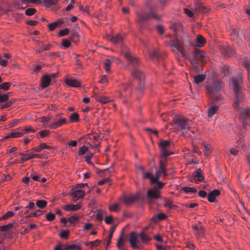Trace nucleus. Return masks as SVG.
I'll return each instance as SVG.
<instances>
[{
	"mask_svg": "<svg viewBox=\"0 0 250 250\" xmlns=\"http://www.w3.org/2000/svg\"><path fill=\"white\" fill-rule=\"evenodd\" d=\"M159 147L161 153L159 160V170L156 171L155 176L151 178V183L152 184H155L158 181L162 173L163 174L164 178L166 177L167 174L166 165L167 160V157L173 154V152L169 149L170 147V141H161L159 143Z\"/></svg>",
	"mask_w": 250,
	"mask_h": 250,
	"instance_id": "1",
	"label": "nucleus"
},
{
	"mask_svg": "<svg viewBox=\"0 0 250 250\" xmlns=\"http://www.w3.org/2000/svg\"><path fill=\"white\" fill-rule=\"evenodd\" d=\"M124 56L128 61V69L130 71L133 77L139 81V84L137 90L142 92L144 90L145 85L144 83V75L142 71L140 70V65L138 58L130 53H125Z\"/></svg>",
	"mask_w": 250,
	"mask_h": 250,
	"instance_id": "2",
	"label": "nucleus"
},
{
	"mask_svg": "<svg viewBox=\"0 0 250 250\" xmlns=\"http://www.w3.org/2000/svg\"><path fill=\"white\" fill-rule=\"evenodd\" d=\"M170 28L176 35V39L171 41L169 42L171 47L176 49L179 52L181 56L183 57L186 55L188 51L185 47L184 41L177 37L178 33L183 31L182 24L180 22H174L171 24Z\"/></svg>",
	"mask_w": 250,
	"mask_h": 250,
	"instance_id": "3",
	"label": "nucleus"
},
{
	"mask_svg": "<svg viewBox=\"0 0 250 250\" xmlns=\"http://www.w3.org/2000/svg\"><path fill=\"white\" fill-rule=\"evenodd\" d=\"M243 82V75L239 73L237 75L233 77L231 80V86L236 95V101L233 104V107L236 109H239L240 104L242 101L243 94L241 90V85Z\"/></svg>",
	"mask_w": 250,
	"mask_h": 250,
	"instance_id": "4",
	"label": "nucleus"
},
{
	"mask_svg": "<svg viewBox=\"0 0 250 250\" xmlns=\"http://www.w3.org/2000/svg\"><path fill=\"white\" fill-rule=\"evenodd\" d=\"M136 21L141 29L146 27V22L152 18L159 21L160 19V16L157 15L153 9H150L148 12H138L136 13Z\"/></svg>",
	"mask_w": 250,
	"mask_h": 250,
	"instance_id": "5",
	"label": "nucleus"
},
{
	"mask_svg": "<svg viewBox=\"0 0 250 250\" xmlns=\"http://www.w3.org/2000/svg\"><path fill=\"white\" fill-rule=\"evenodd\" d=\"M223 83L219 81H214L211 85L207 86V93L209 94L211 100L214 103H217L222 99V97L219 93L222 89Z\"/></svg>",
	"mask_w": 250,
	"mask_h": 250,
	"instance_id": "6",
	"label": "nucleus"
},
{
	"mask_svg": "<svg viewBox=\"0 0 250 250\" xmlns=\"http://www.w3.org/2000/svg\"><path fill=\"white\" fill-rule=\"evenodd\" d=\"M205 57V53L198 48H195L193 53L188 54V60L192 67L197 71H199V62H201L203 64H204Z\"/></svg>",
	"mask_w": 250,
	"mask_h": 250,
	"instance_id": "7",
	"label": "nucleus"
},
{
	"mask_svg": "<svg viewBox=\"0 0 250 250\" xmlns=\"http://www.w3.org/2000/svg\"><path fill=\"white\" fill-rule=\"evenodd\" d=\"M174 124L176 125V129L181 131L185 136L190 135L189 133L190 128L189 120L182 116H177L173 119Z\"/></svg>",
	"mask_w": 250,
	"mask_h": 250,
	"instance_id": "8",
	"label": "nucleus"
},
{
	"mask_svg": "<svg viewBox=\"0 0 250 250\" xmlns=\"http://www.w3.org/2000/svg\"><path fill=\"white\" fill-rule=\"evenodd\" d=\"M160 198V192L156 187H153L147 191V203L151 204L154 199Z\"/></svg>",
	"mask_w": 250,
	"mask_h": 250,
	"instance_id": "9",
	"label": "nucleus"
},
{
	"mask_svg": "<svg viewBox=\"0 0 250 250\" xmlns=\"http://www.w3.org/2000/svg\"><path fill=\"white\" fill-rule=\"evenodd\" d=\"M66 122L65 118L58 116L56 118H51V121H50L48 126L51 129H56L65 124Z\"/></svg>",
	"mask_w": 250,
	"mask_h": 250,
	"instance_id": "10",
	"label": "nucleus"
},
{
	"mask_svg": "<svg viewBox=\"0 0 250 250\" xmlns=\"http://www.w3.org/2000/svg\"><path fill=\"white\" fill-rule=\"evenodd\" d=\"M56 75L55 74H44L41 80V86L42 88L48 87L52 80L55 79Z\"/></svg>",
	"mask_w": 250,
	"mask_h": 250,
	"instance_id": "11",
	"label": "nucleus"
},
{
	"mask_svg": "<svg viewBox=\"0 0 250 250\" xmlns=\"http://www.w3.org/2000/svg\"><path fill=\"white\" fill-rule=\"evenodd\" d=\"M84 194L85 192L83 190L77 189L75 188L71 190V195L74 201H77L79 199L83 198Z\"/></svg>",
	"mask_w": 250,
	"mask_h": 250,
	"instance_id": "12",
	"label": "nucleus"
},
{
	"mask_svg": "<svg viewBox=\"0 0 250 250\" xmlns=\"http://www.w3.org/2000/svg\"><path fill=\"white\" fill-rule=\"evenodd\" d=\"M138 234L135 232H132L129 235V242L131 247L132 248H138L137 243H139L138 240Z\"/></svg>",
	"mask_w": 250,
	"mask_h": 250,
	"instance_id": "13",
	"label": "nucleus"
},
{
	"mask_svg": "<svg viewBox=\"0 0 250 250\" xmlns=\"http://www.w3.org/2000/svg\"><path fill=\"white\" fill-rule=\"evenodd\" d=\"M141 198V195L139 193H136L134 195H130L125 197L124 198V202L126 205L131 204L134 202L138 201Z\"/></svg>",
	"mask_w": 250,
	"mask_h": 250,
	"instance_id": "14",
	"label": "nucleus"
},
{
	"mask_svg": "<svg viewBox=\"0 0 250 250\" xmlns=\"http://www.w3.org/2000/svg\"><path fill=\"white\" fill-rule=\"evenodd\" d=\"M193 176L194 177V182L196 184L199 182H202L204 180V176L200 168L197 169L193 173Z\"/></svg>",
	"mask_w": 250,
	"mask_h": 250,
	"instance_id": "15",
	"label": "nucleus"
},
{
	"mask_svg": "<svg viewBox=\"0 0 250 250\" xmlns=\"http://www.w3.org/2000/svg\"><path fill=\"white\" fill-rule=\"evenodd\" d=\"M206 43V42L205 38L201 35L198 34L196 37L194 44L198 47H202L205 45Z\"/></svg>",
	"mask_w": 250,
	"mask_h": 250,
	"instance_id": "16",
	"label": "nucleus"
},
{
	"mask_svg": "<svg viewBox=\"0 0 250 250\" xmlns=\"http://www.w3.org/2000/svg\"><path fill=\"white\" fill-rule=\"evenodd\" d=\"M239 117L242 119H250V108L244 107L241 108L240 111Z\"/></svg>",
	"mask_w": 250,
	"mask_h": 250,
	"instance_id": "17",
	"label": "nucleus"
},
{
	"mask_svg": "<svg viewBox=\"0 0 250 250\" xmlns=\"http://www.w3.org/2000/svg\"><path fill=\"white\" fill-rule=\"evenodd\" d=\"M62 208L63 209L67 211H77L80 209L82 206L80 204H68L64 205Z\"/></svg>",
	"mask_w": 250,
	"mask_h": 250,
	"instance_id": "18",
	"label": "nucleus"
},
{
	"mask_svg": "<svg viewBox=\"0 0 250 250\" xmlns=\"http://www.w3.org/2000/svg\"><path fill=\"white\" fill-rule=\"evenodd\" d=\"M65 82L67 85L71 87H78L81 86L80 82L71 78L66 79Z\"/></svg>",
	"mask_w": 250,
	"mask_h": 250,
	"instance_id": "19",
	"label": "nucleus"
},
{
	"mask_svg": "<svg viewBox=\"0 0 250 250\" xmlns=\"http://www.w3.org/2000/svg\"><path fill=\"white\" fill-rule=\"evenodd\" d=\"M195 12L198 13H207L208 12V9L201 3H197L195 6Z\"/></svg>",
	"mask_w": 250,
	"mask_h": 250,
	"instance_id": "20",
	"label": "nucleus"
},
{
	"mask_svg": "<svg viewBox=\"0 0 250 250\" xmlns=\"http://www.w3.org/2000/svg\"><path fill=\"white\" fill-rule=\"evenodd\" d=\"M220 194L219 190L217 189H214L210 192L208 196V200L209 202H214L216 196H218Z\"/></svg>",
	"mask_w": 250,
	"mask_h": 250,
	"instance_id": "21",
	"label": "nucleus"
},
{
	"mask_svg": "<svg viewBox=\"0 0 250 250\" xmlns=\"http://www.w3.org/2000/svg\"><path fill=\"white\" fill-rule=\"evenodd\" d=\"M222 52L225 56L229 57L233 55L235 53L234 51L228 46H223Z\"/></svg>",
	"mask_w": 250,
	"mask_h": 250,
	"instance_id": "22",
	"label": "nucleus"
},
{
	"mask_svg": "<svg viewBox=\"0 0 250 250\" xmlns=\"http://www.w3.org/2000/svg\"><path fill=\"white\" fill-rule=\"evenodd\" d=\"M110 41L115 44L121 43L123 40V37L120 34H117L115 36H112L110 38Z\"/></svg>",
	"mask_w": 250,
	"mask_h": 250,
	"instance_id": "23",
	"label": "nucleus"
},
{
	"mask_svg": "<svg viewBox=\"0 0 250 250\" xmlns=\"http://www.w3.org/2000/svg\"><path fill=\"white\" fill-rule=\"evenodd\" d=\"M63 23V19H60L57 21L49 23L48 25V27H49V28L50 31H53L60 24H62Z\"/></svg>",
	"mask_w": 250,
	"mask_h": 250,
	"instance_id": "24",
	"label": "nucleus"
},
{
	"mask_svg": "<svg viewBox=\"0 0 250 250\" xmlns=\"http://www.w3.org/2000/svg\"><path fill=\"white\" fill-rule=\"evenodd\" d=\"M117 225L112 226L110 229V232L108 236V240L106 241V247L108 246L111 243V240L113 236V234L116 228Z\"/></svg>",
	"mask_w": 250,
	"mask_h": 250,
	"instance_id": "25",
	"label": "nucleus"
},
{
	"mask_svg": "<svg viewBox=\"0 0 250 250\" xmlns=\"http://www.w3.org/2000/svg\"><path fill=\"white\" fill-rule=\"evenodd\" d=\"M206 76L204 74L198 75L194 77V82L196 84H199L205 81Z\"/></svg>",
	"mask_w": 250,
	"mask_h": 250,
	"instance_id": "26",
	"label": "nucleus"
},
{
	"mask_svg": "<svg viewBox=\"0 0 250 250\" xmlns=\"http://www.w3.org/2000/svg\"><path fill=\"white\" fill-rule=\"evenodd\" d=\"M149 57L151 59H156L159 60L161 59V56L158 50H153L149 52Z\"/></svg>",
	"mask_w": 250,
	"mask_h": 250,
	"instance_id": "27",
	"label": "nucleus"
},
{
	"mask_svg": "<svg viewBox=\"0 0 250 250\" xmlns=\"http://www.w3.org/2000/svg\"><path fill=\"white\" fill-rule=\"evenodd\" d=\"M64 250H82L81 247L78 245L75 244H71L68 245H64Z\"/></svg>",
	"mask_w": 250,
	"mask_h": 250,
	"instance_id": "28",
	"label": "nucleus"
},
{
	"mask_svg": "<svg viewBox=\"0 0 250 250\" xmlns=\"http://www.w3.org/2000/svg\"><path fill=\"white\" fill-rule=\"evenodd\" d=\"M182 189L187 194L189 193L195 194L197 192L196 189L192 187H184Z\"/></svg>",
	"mask_w": 250,
	"mask_h": 250,
	"instance_id": "29",
	"label": "nucleus"
},
{
	"mask_svg": "<svg viewBox=\"0 0 250 250\" xmlns=\"http://www.w3.org/2000/svg\"><path fill=\"white\" fill-rule=\"evenodd\" d=\"M21 137V133H20L18 129L15 132H12L5 136V138L8 139L10 138H18Z\"/></svg>",
	"mask_w": 250,
	"mask_h": 250,
	"instance_id": "30",
	"label": "nucleus"
},
{
	"mask_svg": "<svg viewBox=\"0 0 250 250\" xmlns=\"http://www.w3.org/2000/svg\"><path fill=\"white\" fill-rule=\"evenodd\" d=\"M218 108L219 107L216 105L211 106L210 108L208 109V116L211 117L214 114H215Z\"/></svg>",
	"mask_w": 250,
	"mask_h": 250,
	"instance_id": "31",
	"label": "nucleus"
},
{
	"mask_svg": "<svg viewBox=\"0 0 250 250\" xmlns=\"http://www.w3.org/2000/svg\"><path fill=\"white\" fill-rule=\"evenodd\" d=\"M96 100L100 103L105 104L108 103L110 101L109 98L104 97V96H96Z\"/></svg>",
	"mask_w": 250,
	"mask_h": 250,
	"instance_id": "32",
	"label": "nucleus"
},
{
	"mask_svg": "<svg viewBox=\"0 0 250 250\" xmlns=\"http://www.w3.org/2000/svg\"><path fill=\"white\" fill-rule=\"evenodd\" d=\"M230 69L229 66L224 65L221 68V72L224 74V76H227L230 75Z\"/></svg>",
	"mask_w": 250,
	"mask_h": 250,
	"instance_id": "33",
	"label": "nucleus"
},
{
	"mask_svg": "<svg viewBox=\"0 0 250 250\" xmlns=\"http://www.w3.org/2000/svg\"><path fill=\"white\" fill-rule=\"evenodd\" d=\"M79 35L77 31V30H73L72 32V35L69 38L70 41L73 42H77V40L79 39Z\"/></svg>",
	"mask_w": 250,
	"mask_h": 250,
	"instance_id": "34",
	"label": "nucleus"
},
{
	"mask_svg": "<svg viewBox=\"0 0 250 250\" xmlns=\"http://www.w3.org/2000/svg\"><path fill=\"white\" fill-rule=\"evenodd\" d=\"M59 0H44L43 3L46 7H50L52 5L57 4Z\"/></svg>",
	"mask_w": 250,
	"mask_h": 250,
	"instance_id": "35",
	"label": "nucleus"
},
{
	"mask_svg": "<svg viewBox=\"0 0 250 250\" xmlns=\"http://www.w3.org/2000/svg\"><path fill=\"white\" fill-rule=\"evenodd\" d=\"M79 114L76 113L74 112L71 115L69 116V121L70 122H78L79 120Z\"/></svg>",
	"mask_w": 250,
	"mask_h": 250,
	"instance_id": "36",
	"label": "nucleus"
},
{
	"mask_svg": "<svg viewBox=\"0 0 250 250\" xmlns=\"http://www.w3.org/2000/svg\"><path fill=\"white\" fill-rule=\"evenodd\" d=\"M47 204V202L45 200H38L36 202V205L37 206L41 208H45Z\"/></svg>",
	"mask_w": 250,
	"mask_h": 250,
	"instance_id": "37",
	"label": "nucleus"
},
{
	"mask_svg": "<svg viewBox=\"0 0 250 250\" xmlns=\"http://www.w3.org/2000/svg\"><path fill=\"white\" fill-rule=\"evenodd\" d=\"M138 236L141 238L142 243H146L150 240L147 235H146L144 232L138 234Z\"/></svg>",
	"mask_w": 250,
	"mask_h": 250,
	"instance_id": "38",
	"label": "nucleus"
},
{
	"mask_svg": "<svg viewBox=\"0 0 250 250\" xmlns=\"http://www.w3.org/2000/svg\"><path fill=\"white\" fill-rule=\"evenodd\" d=\"M71 41L70 39H63L62 41V48L65 49L69 47L71 45Z\"/></svg>",
	"mask_w": 250,
	"mask_h": 250,
	"instance_id": "39",
	"label": "nucleus"
},
{
	"mask_svg": "<svg viewBox=\"0 0 250 250\" xmlns=\"http://www.w3.org/2000/svg\"><path fill=\"white\" fill-rule=\"evenodd\" d=\"M14 223H15V222L14 223H9L6 225L0 226V231H2V232L6 231L9 229H10L13 227Z\"/></svg>",
	"mask_w": 250,
	"mask_h": 250,
	"instance_id": "40",
	"label": "nucleus"
},
{
	"mask_svg": "<svg viewBox=\"0 0 250 250\" xmlns=\"http://www.w3.org/2000/svg\"><path fill=\"white\" fill-rule=\"evenodd\" d=\"M123 232H122L121 233V237L120 238H119L118 242H117V247L119 249H123V246L124 244V238H123Z\"/></svg>",
	"mask_w": 250,
	"mask_h": 250,
	"instance_id": "41",
	"label": "nucleus"
},
{
	"mask_svg": "<svg viewBox=\"0 0 250 250\" xmlns=\"http://www.w3.org/2000/svg\"><path fill=\"white\" fill-rule=\"evenodd\" d=\"M9 100V93L1 94L0 93V103L8 101Z\"/></svg>",
	"mask_w": 250,
	"mask_h": 250,
	"instance_id": "42",
	"label": "nucleus"
},
{
	"mask_svg": "<svg viewBox=\"0 0 250 250\" xmlns=\"http://www.w3.org/2000/svg\"><path fill=\"white\" fill-rule=\"evenodd\" d=\"M243 63L245 67L248 70L249 73L250 71V60L248 58H245Z\"/></svg>",
	"mask_w": 250,
	"mask_h": 250,
	"instance_id": "43",
	"label": "nucleus"
},
{
	"mask_svg": "<svg viewBox=\"0 0 250 250\" xmlns=\"http://www.w3.org/2000/svg\"><path fill=\"white\" fill-rule=\"evenodd\" d=\"M111 64V62L110 60L106 59L104 62V66L106 72L110 71V66Z\"/></svg>",
	"mask_w": 250,
	"mask_h": 250,
	"instance_id": "44",
	"label": "nucleus"
},
{
	"mask_svg": "<svg viewBox=\"0 0 250 250\" xmlns=\"http://www.w3.org/2000/svg\"><path fill=\"white\" fill-rule=\"evenodd\" d=\"M69 32V29L67 28H65L64 29L61 30L58 33V36L59 37H62L65 35H67L68 34Z\"/></svg>",
	"mask_w": 250,
	"mask_h": 250,
	"instance_id": "45",
	"label": "nucleus"
},
{
	"mask_svg": "<svg viewBox=\"0 0 250 250\" xmlns=\"http://www.w3.org/2000/svg\"><path fill=\"white\" fill-rule=\"evenodd\" d=\"M165 203L164 204V206L165 207L168 208L169 209H172L176 207V206L173 205L172 203L170 201L167 199H165Z\"/></svg>",
	"mask_w": 250,
	"mask_h": 250,
	"instance_id": "46",
	"label": "nucleus"
},
{
	"mask_svg": "<svg viewBox=\"0 0 250 250\" xmlns=\"http://www.w3.org/2000/svg\"><path fill=\"white\" fill-rule=\"evenodd\" d=\"M203 146H204V149H205V155L208 156L211 153L210 146H209L208 144H206V143H204Z\"/></svg>",
	"mask_w": 250,
	"mask_h": 250,
	"instance_id": "47",
	"label": "nucleus"
},
{
	"mask_svg": "<svg viewBox=\"0 0 250 250\" xmlns=\"http://www.w3.org/2000/svg\"><path fill=\"white\" fill-rule=\"evenodd\" d=\"M79 220V217L76 215H72L68 218V221L70 222L71 224L75 223Z\"/></svg>",
	"mask_w": 250,
	"mask_h": 250,
	"instance_id": "48",
	"label": "nucleus"
},
{
	"mask_svg": "<svg viewBox=\"0 0 250 250\" xmlns=\"http://www.w3.org/2000/svg\"><path fill=\"white\" fill-rule=\"evenodd\" d=\"M50 133V131L49 130H43L40 131L38 133V135H40V137L41 138L47 136Z\"/></svg>",
	"mask_w": 250,
	"mask_h": 250,
	"instance_id": "49",
	"label": "nucleus"
},
{
	"mask_svg": "<svg viewBox=\"0 0 250 250\" xmlns=\"http://www.w3.org/2000/svg\"><path fill=\"white\" fill-rule=\"evenodd\" d=\"M11 83H4L0 84V89H3L4 90H7L9 89Z\"/></svg>",
	"mask_w": 250,
	"mask_h": 250,
	"instance_id": "50",
	"label": "nucleus"
},
{
	"mask_svg": "<svg viewBox=\"0 0 250 250\" xmlns=\"http://www.w3.org/2000/svg\"><path fill=\"white\" fill-rule=\"evenodd\" d=\"M14 215V213L13 212L9 211L7 212L5 214H4L1 217V219L2 220H5L8 219V218H10L12 216H13Z\"/></svg>",
	"mask_w": 250,
	"mask_h": 250,
	"instance_id": "51",
	"label": "nucleus"
},
{
	"mask_svg": "<svg viewBox=\"0 0 250 250\" xmlns=\"http://www.w3.org/2000/svg\"><path fill=\"white\" fill-rule=\"evenodd\" d=\"M87 150H88L87 147H86L85 146H83L80 148L79 152H78V154L79 155H83L84 154Z\"/></svg>",
	"mask_w": 250,
	"mask_h": 250,
	"instance_id": "52",
	"label": "nucleus"
},
{
	"mask_svg": "<svg viewBox=\"0 0 250 250\" xmlns=\"http://www.w3.org/2000/svg\"><path fill=\"white\" fill-rule=\"evenodd\" d=\"M36 10L35 8H30L26 10L25 14L27 16H32L36 12Z\"/></svg>",
	"mask_w": 250,
	"mask_h": 250,
	"instance_id": "53",
	"label": "nucleus"
},
{
	"mask_svg": "<svg viewBox=\"0 0 250 250\" xmlns=\"http://www.w3.org/2000/svg\"><path fill=\"white\" fill-rule=\"evenodd\" d=\"M119 205L115 204L109 206V209L110 211L117 212L118 210Z\"/></svg>",
	"mask_w": 250,
	"mask_h": 250,
	"instance_id": "54",
	"label": "nucleus"
},
{
	"mask_svg": "<svg viewBox=\"0 0 250 250\" xmlns=\"http://www.w3.org/2000/svg\"><path fill=\"white\" fill-rule=\"evenodd\" d=\"M46 218L49 221H53L55 218V215L51 212H49L46 214Z\"/></svg>",
	"mask_w": 250,
	"mask_h": 250,
	"instance_id": "55",
	"label": "nucleus"
},
{
	"mask_svg": "<svg viewBox=\"0 0 250 250\" xmlns=\"http://www.w3.org/2000/svg\"><path fill=\"white\" fill-rule=\"evenodd\" d=\"M69 234L68 230H62L60 233V237L62 238L67 239Z\"/></svg>",
	"mask_w": 250,
	"mask_h": 250,
	"instance_id": "56",
	"label": "nucleus"
},
{
	"mask_svg": "<svg viewBox=\"0 0 250 250\" xmlns=\"http://www.w3.org/2000/svg\"><path fill=\"white\" fill-rule=\"evenodd\" d=\"M7 102L3 104H1L0 106L1 109H3L10 107L13 103L12 101H7Z\"/></svg>",
	"mask_w": 250,
	"mask_h": 250,
	"instance_id": "57",
	"label": "nucleus"
},
{
	"mask_svg": "<svg viewBox=\"0 0 250 250\" xmlns=\"http://www.w3.org/2000/svg\"><path fill=\"white\" fill-rule=\"evenodd\" d=\"M22 3H37L41 2V0H21Z\"/></svg>",
	"mask_w": 250,
	"mask_h": 250,
	"instance_id": "58",
	"label": "nucleus"
},
{
	"mask_svg": "<svg viewBox=\"0 0 250 250\" xmlns=\"http://www.w3.org/2000/svg\"><path fill=\"white\" fill-rule=\"evenodd\" d=\"M204 232V229L202 227H201L198 229L196 232H194V234L199 237L203 234Z\"/></svg>",
	"mask_w": 250,
	"mask_h": 250,
	"instance_id": "59",
	"label": "nucleus"
},
{
	"mask_svg": "<svg viewBox=\"0 0 250 250\" xmlns=\"http://www.w3.org/2000/svg\"><path fill=\"white\" fill-rule=\"evenodd\" d=\"M41 122L43 123V124H47L49 123L50 124V121H51V118H46L44 116L42 117L41 119Z\"/></svg>",
	"mask_w": 250,
	"mask_h": 250,
	"instance_id": "60",
	"label": "nucleus"
},
{
	"mask_svg": "<svg viewBox=\"0 0 250 250\" xmlns=\"http://www.w3.org/2000/svg\"><path fill=\"white\" fill-rule=\"evenodd\" d=\"M113 217L112 216H106L104 219V221L107 224H111L113 222Z\"/></svg>",
	"mask_w": 250,
	"mask_h": 250,
	"instance_id": "61",
	"label": "nucleus"
},
{
	"mask_svg": "<svg viewBox=\"0 0 250 250\" xmlns=\"http://www.w3.org/2000/svg\"><path fill=\"white\" fill-rule=\"evenodd\" d=\"M155 184H157V186L156 187L157 188L159 191H160V189H162L163 188L164 186L165 185L164 183H163L159 181H157V182H156Z\"/></svg>",
	"mask_w": 250,
	"mask_h": 250,
	"instance_id": "62",
	"label": "nucleus"
},
{
	"mask_svg": "<svg viewBox=\"0 0 250 250\" xmlns=\"http://www.w3.org/2000/svg\"><path fill=\"white\" fill-rule=\"evenodd\" d=\"M89 243L91 247L93 248L94 247L98 246L100 244V241H99L98 240H96L94 241L89 242Z\"/></svg>",
	"mask_w": 250,
	"mask_h": 250,
	"instance_id": "63",
	"label": "nucleus"
},
{
	"mask_svg": "<svg viewBox=\"0 0 250 250\" xmlns=\"http://www.w3.org/2000/svg\"><path fill=\"white\" fill-rule=\"evenodd\" d=\"M243 34L244 38L249 40L250 39V30H244L243 31Z\"/></svg>",
	"mask_w": 250,
	"mask_h": 250,
	"instance_id": "64",
	"label": "nucleus"
}]
</instances>
